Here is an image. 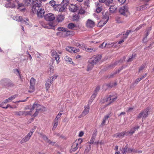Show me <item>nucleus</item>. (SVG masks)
Returning a JSON list of instances; mask_svg holds the SVG:
<instances>
[{"label":"nucleus","mask_w":154,"mask_h":154,"mask_svg":"<svg viewBox=\"0 0 154 154\" xmlns=\"http://www.w3.org/2000/svg\"><path fill=\"white\" fill-rule=\"evenodd\" d=\"M150 108L149 107H147L137 115V119H140L142 118V120L145 119L148 116L149 113L150 112Z\"/></svg>","instance_id":"1"},{"label":"nucleus","mask_w":154,"mask_h":154,"mask_svg":"<svg viewBox=\"0 0 154 154\" xmlns=\"http://www.w3.org/2000/svg\"><path fill=\"white\" fill-rule=\"evenodd\" d=\"M0 84L5 87H13L15 86L14 84L10 79L4 78L0 81Z\"/></svg>","instance_id":"2"},{"label":"nucleus","mask_w":154,"mask_h":154,"mask_svg":"<svg viewBox=\"0 0 154 154\" xmlns=\"http://www.w3.org/2000/svg\"><path fill=\"white\" fill-rule=\"evenodd\" d=\"M69 0H63L62 2L61 5V6H59V11H64L67 6L69 5Z\"/></svg>","instance_id":"3"},{"label":"nucleus","mask_w":154,"mask_h":154,"mask_svg":"<svg viewBox=\"0 0 154 154\" xmlns=\"http://www.w3.org/2000/svg\"><path fill=\"white\" fill-rule=\"evenodd\" d=\"M102 58V55H97L96 56H94L91 59H90L89 61H91V62H92L96 64L101 60Z\"/></svg>","instance_id":"4"},{"label":"nucleus","mask_w":154,"mask_h":154,"mask_svg":"<svg viewBox=\"0 0 154 154\" xmlns=\"http://www.w3.org/2000/svg\"><path fill=\"white\" fill-rule=\"evenodd\" d=\"M44 18L46 20L50 21H53L55 18L54 15L51 13L47 14L45 15Z\"/></svg>","instance_id":"5"},{"label":"nucleus","mask_w":154,"mask_h":154,"mask_svg":"<svg viewBox=\"0 0 154 154\" xmlns=\"http://www.w3.org/2000/svg\"><path fill=\"white\" fill-rule=\"evenodd\" d=\"M128 8L127 6L125 5L120 8L119 10V12L121 15L124 16H127L125 13L128 11Z\"/></svg>","instance_id":"6"},{"label":"nucleus","mask_w":154,"mask_h":154,"mask_svg":"<svg viewBox=\"0 0 154 154\" xmlns=\"http://www.w3.org/2000/svg\"><path fill=\"white\" fill-rule=\"evenodd\" d=\"M116 98L117 97H114L113 95H110L106 99V101L108 102V103L107 105H108L110 104L112 102L114 101Z\"/></svg>","instance_id":"7"},{"label":"nucleus","mask_w":154,"mask_h":154,"mask_svg":"<svg viewBox=\"0 0 154 154\" xmlns=\"http://www.w3.org/2000/svg\"><path fill=\"white\" fill-rule=\"evenodd\" d=\"M45 13V11L43 9L39 8L37 11V14L38 17L39 18H42L44 16Z\"/></svg>","instance_id":"8"},{"label":"nucleus","mask_w":154,"mask_h":154,"mask_svg":"<svg viewBox=\"0 0 154 154\" xmlns=\"http://www.w3.org/2000/svg\"><path fill=\"white\" fill-rule=\"evenodd\" d=\"M49 4L51 6L53 7L54 9H56L57 10H58L57 8H59V6H61V5L60 4H56V2L54 0L50 1L49 2Z\"/></svg>","instance_id":"9"},{"label":"nucleus","mask_w":154,"mask_h":154,"mask_svg":"<svg viewBox=\"0 0 154 154\" xmlns=\"http://www.w3.org/2000/svg\"><path fill=\"white\" fill-rule=\"evenodd\" d=\"M42 3V1L40 0H36L35 1L32 0V4L38 8H39L41 6Z\"/></svg>","instance_id":"10"},{"label":"nucleus","mask_w":154,"mask_h":154,"mask_svg":"<svg viewBox=\"0 0 154 154\" xmlns=\"http://www.w3.org/2000/svg\"><path fill=\"white\" fill-rule=\"evenodd\" d=\"M51 55L53 57L55 58V60L58 63V60L60 59L59 55L57 54V52L55 51H51Z\"/></svg>","instance_id":"11"},{"label":"nucleus","mask_w":154,"mask_h":154,"mask_svg":"<svg viewBox=\"0 0 154 154\" xmlns=\"http://www.w3.org/2000/svg\"><path fill=\"white\" fill-rule=\"evenodd\" d=\"M126 58V57L125 56H124L123 57V59H120L119 60V61H116L115 62L113 63L112 64L109 65V67H115L116 65H118V64L119 63H122L125 60Z\"/></svg>","instance_id":"12"},{"label":"nucleus","mask_w":154,"mask_h":154,"mask_svg":"<svg viewBox=\"0 0 154 154\" xmlns=\"http://www.w3.org/2000/svg\"><path fill=\"white\" fill-rule=\"evenodd\" d=\"M52 82H53L51 81V78H48L47 79L45 83L46 88L47 90H48L50 88Z\"/></svg>","instance_id":"13"},{"label":"nucleus","mask_w":154,"mask_h":154,"mask_svg":"<svg viewBox=\"0 0 154 154\" xmlns=\"http://www.w3.org/2000/svg\"><path fill=\"white\" fill-rule=\"evenodd\" d=\"M8 3L5 4V6L7 8H16L14 2H11V1L8 2Z\"/></svg>","instance_id":"14"},{"label":"nucleus","mask_w":154,"mask_h":154,"mask_svg":"<svg viewBox=\"0 0 154 154\" xmlns=\"http://www.w3.org/2000/svg\"><path fill=\"white\" fill-rule=\"evenodd\" d=\"M94 22L90 19H88L87 21L86 26L88 27L92 28L94 26Z\"/></svg>","instance_id":"15"},{"label":"nucleus","mask_w":154,"mask_h":154,"mask_svg":"<svg viewBox=\"0 0 154 154\" xmlns=\"http://www.w3.org/2000/svg\"><path fill=\"white\" fill-rule=\"evenodd\" d=\"M78 143H76L75 142L73 143L72 146H71V150H70V152H72L75 151L78 148Z\"/></svg>","instance_id":"16"},{"label":"nucleus","mask_w":154,"mask_h":154,"mask_svg":"<svg viewBox=\"0 0 154 154\" xmlns=\"http://www.w3.org/2000/svg\"><path fill=\"white\" fill-rule=\"evenodd\" d=\"M74 34L75 32L74 31L68 30L67 29V31H66L64 35L66 37L72 36L74 35Z\"/></svg>","instance_id":"17"},{"label":"nucleus","mask_w":154,"mask_h":154,"mask_svg":"<svg viewBox=\"0 0 154 154\" xmlns=\"http://www.w3.org/2000/svg\"><path fill=\"white\" fill-rule=\"evenodd\" d=\"M78 7L76 5H71L69 7V10L72 12H75L77 10Z\"/></svg>","instance_id":"18"},{"label":"nucleus","mask_w":154,"mask_h":154,"mask_svg":"<svg viewBox=\"0 0 154 154\" xmlns=\"http://www.w3.org/2000/svg\"><path fill=\"white\" fill-rule=\"evenodd\" d=\"M66 50L69 51V52L72 53H76L78 52V51L77 49L75 50L73 48H72L70 47H67L66 48Z\"/></svg>","instance_id":"19"},{"label":"nucleus","mask_w":154,"mask_h":154,"mask_svg":"<svg viewBox=\"0 0 154 154\" xmlns=\"http://www.w3.org/2000/svg\"><path fill=\"white\" fill-rule=\"evenodd\" d=\"M124 136V132H122L121 133H118L114 134V137L116 138H122Z\"/></svg>","instance_id":"20"},{"label":"nucleus","mask_w":154,"mask_h":154,"mask_svg":"<svg viewBox=\"0 0 154 154\" xmlns=\"http://www.w3.org/2000/svg\"><path fill=\"white\" fill-rule=\"evenodd\" d=\"M17 3L18 4V6L17 9H19L21 11H24L25 9V8H23L22 9H20V7H24L25 6L24 4H23V3H20L18 1H17Z\"/></svg>","instance_id":"21"},{"label":"nucleus","mask_w":154,"mask_h":154,"mask_svg":"<svg viewBox=\"0 0 154 154\" xmlns=\"http://www.w3.org/2000/svg\"><path fill=\"white\" fill-rule=\"evenodd\" d=\"M30 138L26 135L24 138H23L20 142V143L22 144L25 143L28 141Z\"/></svg>","instance_id":"22"},{"label":"nucleus","mask_w":154,"mask_h":154,"mask_svg":"<svg viewBox=\"0 0 154 154\" xmlns=\"http://www.w3.org/2000/svg\"><path fill=\"white\" fill-rule=\"evenodd\" d=\"M89 108L88 107H85V109L82 113V115L85 116L88 113L89 111Z\"/></svg>","instance_id":"23"},{"label":"nucleus","mask_w":154,"mask_h":154,"mask_svg":"<svg viewBox=\"0 0 154 154\" xmlns=\"http://www.w3.org/2000/svg\"><path fill=\"white\" fill-rule=\"evenodd\" d=\"M63 16L62 15H58L57 17V20L58 22L62 21L64 19Z\"/></svg>","instance_id":"24"},{"label":"nucleus","mask_w":154,"mask_h":154,"mask_svg":"<svg viewBox=\"0 0 154 154\" xmlns=\"http://www.w3.org/2000/svg\"><path fill=\"white\" fill-rule=\"evenodd\" d=\"M14 115L17 116H20L23 115V111H19L13 112Z\"/></svg>","instance_id":"25"},{"label":"nucleus","mask_w":154,"mask_h":154,"mask_svg":"<svg viewBox=\"0 0 154 154\" xmlns=\"http://www.w3.org/2000/svg\"><path fill=\"white\" fill-rule=\"evenodd\" d=\"M91 145H88L86 148L84 152V154H87L91 149Z\"/></svg>","instance_id":"26"},{"label":"nucleus","mask_w":154,"mask_h":154,"mask_svg":"<svg viewBox=\"0 0 154 154\" xmlns=\"http://www.w3.org/2000/svg\"><path fill=\"white\" fill-rule=\"evenodd\" d=\"M128 144H126L125 147L123 148L122 150V154H126V152H128Z\"/></svg>","instance_id":"27"},{"label":"nucleus","mask_w":154,"mask_h":154,"mask_svg":"<svg viewBox=\"0 0 154 154\" xmlns=\"http://www.w3.org/2000/svg\"><path fill=\"white\" fill-rule=\"evenodd\" d=\"M32 0H24L23 2L25 6H28L30 5V3H32Z\"/></svg>","instance_id":"28"},{"label":"nucleus","mask_w":154,"mask_h":154,"mask_svg":"<svg viewBox=\"0 0 154 154\" xmlns=\"http://www.w3.org/2000/svg\"><path fill=\"white\" fill-rule=\"evenodd\" d=\"M110 114H108L106 116H105L104 119H103V121L101 124V125L103 126L105 125V123L106 122V120L108 119L109 117Z\"/></svg>","instance_id":"29"},{"label":"nucleus","mask_w":154,"mask_h":154,"mask_svg":"<svg viewBox=\"0 0 154 154\" xmlns=\"http://www.w3.org/2000/svg\"><path fill=\"white\" fill-rule=\"evenodd\" d=\"M116 9L117 7H116L114 5L111 6L109 8V11L111 13H113Z\"/></svg>","instance_id":"30"},{"label":"nucleus","mask_w":154,"mask_h":154,"mask_svg":"<svg viewBox=\"0 0 154 154\" xmlns=\"http://www.w3.org/2000/svg\"><path fill=\"white\" fill-rule=\"evenodd\" d=\"M40 106V105L39 104L34 103L32 106V108L30 109V110L32 111L35 108H36V109H38L37 108Z\"/></svg>","instance_id":"31"},{"label":"nucleus","mask_w":154,"mask_h":154,"mask_svg":"<svg viewBox=\"0 0 154 154\" xmlns=\"http://www.w3.org/2000/svg\"><path fill=\"white\" fill-rule=\"evenodd\" d=\"M35 85H30L29 86V89L28 91L30 93L33 92L35 91Z\"/></svg>","instance_id":"32"},{"label":"nucleus","mask_w":154,"mask_h":154,"mask_svg":"<svg viewBox=\"0 0 154 154\" xmlns=\"http://www.w3.org/2000/svg\"><path fill=\"white\" fill-rule=\"evenodd\" d=\"M64 59L65 61L67 63H70L71 62H72V59L67 56L65 57Z\"/></svg>","instance_id":"33"},{"label":"nucleus","mask_w":154,"mask_h":154,"mask_svg":"<svg viewBox=\"0 0 154 154\" xmlns=\"http://www.w3.org/2000/svg\"><path fill=\"white\" fill-rule=\"evenodd\" d=\"M76 27V25L74 23H70L68 25V28L70 29H72L74 27Z\"/></svg>","instance_id":"34"},{"label":"nucleus","mask_w":154,"mask_h":154,"mask_svg":"<svg viewBox=\"0 0 154 154\" xmlns=\"http://www.w3.org/2000/svg\"><path fill=\"white\" fill-rule=\"evenodd\" d=\"M97 8L96 9V12L97 13H100L102 10L101 7H100V5L98 3L97 5Z\"/></svg>","instance_id":"35"},{"label":"nucleus","mask_w":154,"mask_h":154,"mask_svg":"<svg viewBox=\"0 0 154 154\" xmlns=\"http://www.w3.org/2000/svg\"><path fill=\"white\" fill-rule=\"evenodd\" d=\"M32 111H31L30 110L29 111H23V115H24L25 116H27L28 115H32L31 112H32Z\"/></svg>","instance_id":"36"},{"label":"nucleus","mask_w":154,"mask_h":154,"mask_svg":"<svg viewBox=\"0 0 154 154\" xmlns=\"http://www.w3.org/2000/svg\"><path fill=\"white\" fill-rule=\"evenodd\" d=\"M67 29L63 27H59L57 29V30L65 32L66 31H67Z\"/></svg>","instance_id":"37"},{"label":"nucleus","mask_w":154,"mask_h":154,"mask_svg":"<svg viewBox=\"0 0 154 154\" xmlns=\"http://www.w3.org/2000/svg\"><path fill=\"white\" fill-rule=\"evenodd\" d=\"M35 80L33 77H32L30 80V85H35Z\"/></svg>","instance_id":"38"},{"label":"nucleus","mask_w":154,"mask_h":154,"mask_svg":"<svg viewBox=\"0 0 154 154\" xmlns=\"http://www.w3.org/2000/svg\"><path fill=\"white\" fill-rule=\"evenodd\" d=\"M94 66L88 63V64L87 66V71H89L90 70H91L93 68Z\"/></svg>","instance_id":"39"},{"label":"nucleus","mask_w":154,"mask_h":154,"mask_svg":"<svg viewBox=\"0 0 154 154\" xmlns=\"http://www.w3.org/2000/svg\"><path fill=\"white\" fill-rule=\"evenodd\" d=\"M140 81L139 78L137 79L135 81V82L133 83L132 84V86H135Z\"/></svg>","instance_id":"40"},{"label":"nucleus","mask_w":154,"mask_h":154,"mask_svg":"<svg viewBox=\"0 0 154 154\" xmlns=\"http://www.w3.org/2000/svg\"><path fill=\"white\" fill-rule=\"evenodd\" d=\"M114 44L113 43H105V46L106 47H107V48H109L113 46Z\"/></svg>","instance_id":"41"},{"label":"nucleus","mask_w":154,"mask_h":154,"mask_svg":"<svg viewBox=\"0 0 154 154\" xmlns=\"http://www.w3.org/2000/svg\"><path fill=\"white\" fill-rule=\"evenodd\" d=\"M32 12L33 13H35L37 9H36V7L35 6H34L33 5H32Z\"/></svg>","instance_id":"42"},{"label":"nucleus","mask_w":154,"mask_h":154,"mask_svg":"<svg viewBox=\"0 0 154 154\" xmlns=\"http://www.w3.org/2000/svg\"><path fill=\"white\" fill-rule=\"evenodd\" d=\"M41 110V109H36L35 112L33 115V116L34 117H36L38 114L39 111Z\"/></svg>","instance_id":"43"},{"label":"nucleus","mask_w":154,"mask_h":154,"mask_svg":"<svg viewBox=\"0 0 154 154\" xmlns=\"http://www.w3.org/2000/svg\"><path fill=\"white\" fill-rule=\"evenodd\" d=\"M40 134L41 137L43 139V140L46 141H47V140H48V138L45 135L42 134Z\"/></svg>","instance_id":"44"},{"label":"nucleus","mask_w":154,"mask_h":154,"mask_svg":"<svg viewBox=\"0 0 154 154\" xmlns=\"http://www.w3.org/2000/svg\"><path fill=\"white\" fill-rule=\"evenodd\" d=\"M136 56V55H133L131 57L129 58L128 59V60L127 62H129L132 61L133 60L134 58Z\"/></svg>","instance_id":"45"},{"label":"nucleus","mask_w":154,"mask_h":154,"mask_svg":"<svg viewBox=\"0 0 154 154\" xmlns=\"http://www.w3.org/2000/svg\"><path fill=\"white\" fill-rule=\"evenodd\" d=\"M17 96L18 95L17 94H15L11 97H10L8 98V99L9 100H12L15 99L16 97H17Z\"/></svg>","instance_id":"46"},{"label":"nucleus","mask_w":154,"mask_h":154,"mask_svg":"<svg viewBox=\"0 0 154 154\" xmlns=\"http://www.w3.org/2000/svg\"><path fill=\"white\" fill-rule=\"evenodd\" d=\"M79 17H80L78 15H75L73 17V20H74L78 21Z\"/></svg>","instance_id":"47"},{"label":"nucleus","mask_w":154,"mask_h":154,"mask_svg":"<svg viewBox=\"0 0 154 154\" xmlns=\"http://www.w3.org/2000/svg\"><path fill=\"white\" fill-rule=\"evenodd\" d=\"M128 152H137V151L134 150L133 148L131 149L128 147Z\"/></svg>","instance_id":"48"},{"label":"nucleus","mask_w":154,"mask_h":154,"mask_svg":"<svg viewBox=\"0 0 154 154\" xmlns=\"http://www.w3.org/2000/svg\"><path fill=\"white\" fill-rule=\"evenodd\" d=\"M58 121H57V120H56V121H54V126L52 128V130L55 129L57 127L58 125Z\"/></svg>","instance_id":"49"},{"label":"nucleus","mask_w":154,"mask_h":154,"mask_svg":"<svg viewBox=\"0 0 154 154\" xmlns=\"http://www.w3.org/2000/svg\"><path fill=\"white\" fill-rule=\"evenodd\" d=\"M62 115L61 113H59L57 115V116L56 117L54 121H58V119H59L60 117V116Z\"/></svg>","instance_id":"50"},{"label":"nucleus","mask_w":154,"mask_h":154,"mask_svg":"<svg viewBox=\"0 0 154 154\" xmlns=\"http://www.w3.org/2000/svg\"><path fill=\"white\" fill-rule=\"evenodd\" d=\"M145 65H143L139 67V72H140L145 67Z\"/></svg>","instance_id":"51"},{"label":"nucleus","mask_w":154,"mask_h":154,"mask_svg":"<svg viewBox=\"0 0 154 154\" xmlns=\"http://www.w3.org/2000/svg\"><path fill=\"white\" fill-rule=\"evenodd\" d=\"M130 133V135L131 136L132 134H134L135 132V129L132 128H131L130 131H129Z\"/></svg>","instance_id":"52"},{"label":"nucleus","mask_w":154,"mask_h":154,"mask_svg":"<svg viewBox=\"0 0 154 154\" xmlns=\"http://www.w3.org/2000/svg\"><path fill=\"white\" fill-rule=\"evenodd\" d=\"M113 2V0H106V5H109L110 4H112Z\"/></svg>","instance_id":"53"},{"label":"nucleus","mask_w":154,"mask_h":154,"mask_svg":"<svg viewBox=\"0 0 154 154\" xmlns=\"http://www.w3.org/2000/svg\"><path fill=\"white\" fill-rule=\"evenodd\" d=\"M85 11L83 9H80L79 12V14H83L85 13Z\"/></svg>","instance_id":"54"},{"label":"nucleus","mask_w":154,"mask_h":154,"mask_svg":"<svg viewBox=\"0 0 154 154\" xmlns=\"http://www.w3.org/2000/svg\"><path fill=\"white\" fill-rule=\"evenodd\" d=\"M146 25V24H142V25H140L138 27H137L136 28L135 30H139V29H141L143 26H145Z\"/></svg>","instance_id":"55"},{"label":"nucleus","mask_w":154,"mask_h":154,"mask_svg":"<svg viewBox=\"0 0 154 154\" xmlns=\"http://www.w3.org/2000/svg\"><path fill=\"white\" fill-rule=\"evenodd\" d=\"M85 49L86 51L88 52H91L93 51V49L91 48H85Z\"/></svg>","instance_id":"56"},{"label":"nucleus","mask_w":154,"mask_h":154,"mask_svg":"<svg viewBox=\"0 0 154 154\" xmlns=\"http://www.w3.org/2000/svg\"><path fill=\"white\" fill-rule=\"evenodd\" d=\"M117 71H116L114 73L110 75L109 76L108 75L107 77H109V78H112L114 76V75L117 74Z\"/></svg>","instance_id":"57"},{"label":"nucleus","mask_w":154,"mask_h":154,"mask_svg":"<svg viewBox=\"0 0 154 154\" xmlns=\"http://www.w3.org/2000/svg\"><path fill=\"white\" fill-rule=\"evenodd\" d=\"M97 95V94L96 93H94L91 96V98L92 100H93L94 98L96 97V95Z\"/></svg>","instance_id":"58"},{"label":"nucleus","mask_w":154,"mask_h":154,"mask_svg":"<svg viewBox=\"0 0 154 154\" xmlns=\"http://www.w3.org/2000/svg\"><path fill=\"white\" fill-rule=\"evenodd\" d=\"M100 89V87L97 86L95 88L94 91V93H96L97 94V92H98Z\"/></svg>","instance_id":"59"},{"label":"nucleus","mask_w":154,"mask_h":154,"mask_svg":"<svg viewBox=\"0 0 154 154\" xmlns=\"http://www.w3.org/2000/svg\"><path fill=\"white\" fill-rule=\"evenodd\" d=\"M18 21L22 22V21H24L25 22H26V21L25 20H23V19L22 18L21 16H20V18L18 19Z\"/></svg>","instance_id":"60"},{"label":"nucleus","mask_w":154,"mask_h":154,"mask_svg":"<svg viewBox=\"0 0 154 154\" xmlns=\"http://www.w3.org/2000/svg\"><path fill=\"white\" fill-rule=\"evenodd\" d=\"M57 77V75H54L51 77V81H52V82H53L54 80L56 79Z\"/></svg>","instance_id":"61"},{"label":"nucleus","mask_w":154,"mask_h":154,"mask_svg":"<svg viewBox=\"0 0 154 154\" xmlns=\"http://www.w3.org/2000/svg\"><path fill=\"white\" fill-rule=\"evenodd\" d=\"M94 139L95 138L93 136L90 140V144H93L94 142Z\"/></svg>","instance_id":"62"},{"label":"nucleus","mask_w":154,"mask_h":154,"mask_svg":"<svg viewBox=\"0 0 154 154\" xmlns=\"http://www.w3.org/2000/svg\"><path fill=\"white\" fill-rule=\"evenodd\" d=\"M123 36L122 37V38H123L124 40L126 39L128 36V35L125 33V34H123Z\"/></svg>","instance_id":"63"},{"label":"nucleus","mask_w":154,"mask_h":154,"mask_svg":"<svg viewBox=\"0 0 154 154\" xmlns=\"http://www.w3.org/2000/svg\"><path fill=\"white\" fill-rule=\"evenodd\" d=\"M79 48L82 49H85V44H81V46Z\"/></svg>","instance_id":"64"}]
</instances>
